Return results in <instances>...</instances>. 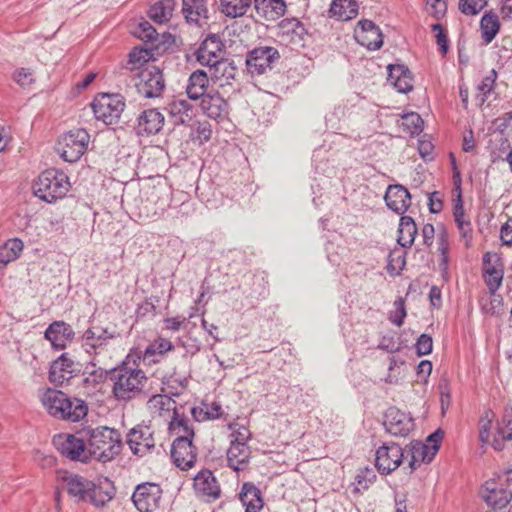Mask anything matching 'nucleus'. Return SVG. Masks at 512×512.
<instances>
[{
	"mask_svg": "<svg viewBox=\"0 0 512 512\" xmlns=\"http://www.w3.org/2000/svg\"><path fill=\"white\" fill-rule=\"evenodd\" d=\"M63 489L75 502H89L95 507H103L115 495L113 482L108 478H99L93 482L77 474L62 477Z\"/></svg>",
	"mask_w": 512,
	"mask_h": 512,
	"instance_id": "1",
	"label": "nucleus"
},
{
	"mask_svg": "<svg viewBox=\"0 0 512 512\" xmlns=\"http://www.w3.org/2000/svg\"><path fill=\"white\" fill-rule=\"evenodd\" d=\"M40 400L48 414L59 420L78 422L88 412V407L84 400L79 398L72 399L63 391L55 388H47Z\"/></svg>",
	"mask_w": 512,
	"mask_h": 512,
	"instance_id": "2",
	"label": "nucleus"
},
{
	"mask_svg": "<svg viewBox=\"0 0 512 512\" xmlns=\"http://www.w3.org/2000/svg\"><path fill=\"white\" fill-rule=\"evenodd\" d=\"M81 434H85L90 460L93 458L106 463L114 459L121 451L120 433L115 429L102 426L84 429Z\"/></svg>",
	"mask_w": 512,
	"mask_h": 512,
	"instance_id": "3",
	"label": "nucleus"
},
{
	"mask_svg": "<svg viewBox=\"0 0 512 512\" xmlns=\"http://www.w3.org/2000/svg\"><path fill=\"white\" fill-rule=\"evenodd\" d=\"M110 380L113 382L112 393L118 401H130L140 397L148 378L141 369L121 365L110 370Z\"/></svg>",
	"mask_w": 512,
	"mask_h": 512,
	"instance_id": "4",
	"label": "nucleus"
},
{
	"mask_svg": "<svg viewBox=\"0 0 512 512\" xmlns=\"http://www.w3.org/2000/svg\"><path fill=\"white\" fill-rule=\"evenodd\" d=\"M32 188L36 197L46 203H53L68 193L70 182L63 171L47 169L38 176Z\"/></svg>",
	"mask_w": 512,
	"mask_h": 512,
	"instance_id": "5",
	"label": "nucleus"
},
{
	"mask_svg": "<svg viewBox=\"0 0 512 512\" xmlns=\"http://www.w3.org/2000/svg\"><path fill=\"white\" fill-rule=\"evenodd\" d=\"M91 106L97 120L113 125L118 123L124 111L125 100L120 94L103 93L94 98Z\"/></svg>",
	"mask_w": 512,
	"mask_h": 512,
	"instance_id": "6",
	"label": "nucleus"
},
{
	"mask_svg": "<svg viewBox=\"0 0 512 512\" xmlns=\"http://www.w3.org/2000/svg\"><path fill=\"white\" fill-rule=\"evenodd\" d=\"M89 140L90 135L85 129L71 130L60 138L57 151L66 162H77L87 150Z\"/></svg>",
	"mask_w": 512,
	"mask_h": 512,
	"instance_id": "7",
	"label": "nucleus"
},
{
	"mask_svg": "<svg viewBox=\"0 0 512 512\" xmlns=\"http://www.w3.org/2000/svg\"><path fill=\"white\" fill-rule=\"evenodd\" d=\"M53 444L62 456L71 461H90L85 434H82V437L67 433L58 434L53 437Z\"/></svg>",
	"mask_w": 512,
	"mask_h": 512,
	"instance_id": "8",
	"label": "nucleus"
},
{
	"mask_svg": "<svg viewBox=\"0 0 512 512\" xmlns=\"http://www.w3.org/2000/svg\"><path fill=\"white\" fill-rule=\"evenodd\" d=\"M280 59L279 51L272 46H258L248 51L246 68L252 75H262L272 70L275 62Z\"/></svg>",
	"mask_w": 512,
	"mask_h": 512,
	"instance_id": "9",
	"label": "nucleus"
},
{
	"mask_svg": "<svg viewBox=\"0 0 512 512\" xmlns=\"http://www.w3.org/2000/svg\"><path fill=\"white\" fill-rule=\"evenodd\" d=\"M135 86L143 97L159 98L165 90L166 83L162 71L158 67L152 66L139 72Z\"/></svg>",
	"mask_w": 512,
	"mask_h": 512,
	"instance_id": "10",
	"label": "nucleus"
},
{
	"mask_svg": "<svg viewBox=\"0 0 512 512\" xmlns=\"http://www.w3.org/2000/svg\"><path fill=\"white\" fill-rule=\"evenodd\" d=\"M162 493L160 485L156 483H141L136 486L132 501L139 512H153L160 506Z\"/></svg>",
	"mask_w": 512,
	"mask_h": 512,
	"instance_id": "11",
	"label": "nucleus"
},
{
	"mask_svg": "<svg viewBox=\"0 0 512 512\" xmlns=\"http://www.w3.org/2000/svg\"><path fill=\"white\" fill-rule=\"evenodd\" d=\"M383 425L387 433L396 437H406L415 428L414 419L410 413L396 407H389L384 414Z\"/></svg>",
	"mask_w": 512,
	"mask_h": 512,
	"instance_id": "12",
	"label": "nucleus"
},
{
	"mask_svg": "<svg viewBox=\"0 0 512 512\" xmlns=\"http://www.w3.org/2000/svg\"><path fill=\"white\" fill-rule=\"evenodd\" d=\"M375 456V466L378 471L388 475L402 464L404 449L397 443L391 442L379 447Z\"/></svg>",
	"mask_w": 512,
	"mask_h": 512,
	"instance_id": "13",
	"label": "nucleus"
},
{
	"mask_svg": "<svg viewBox=\"0 0 512 512\" xmlns=\"http://www.w3.org/2000/svg\"><path fill=\"white\" fill-rule=\"evenodd\" d=\"M198 451L193 439L176 437L171 445V457L174 464L181 470L192 468L197 460Z\"/></svg>",
	"mask_w": 512,
	"mask_h": 512,
	"instance_id": "14",
	"label": "nucleus"
},
{
	"mask_svg": "<svg viewBox=\"0 0 512 512\" xmlns=\"http://www.w3.org/2000/svg\"><path fill=\"white\" fill-rule=\"evenodd\" d=\"M193 488L198 498L211 502L220 498V485L209 469L199 471L193 478Z\"/></svg>",
	"mask_w": 512,
	"mask_h": 512,
	"instance_id": "15",
	"label": "nucleus"
},
{
	"mask_svg": "<svg viewBox=\"0 0 512 512\" xmlns=\"http://www.w3.org/2000/svg\"><path fill=\"white\" fill-rule=\"evenodd\" d=\"M224 44L219 35L210 33L201 42L198 49L195 51L197 62L202 66H211L222 59Z\"/></svg>",
	"mask_w": 512,
	"mask_h": 512,
	"instance_id": "16",
	"label": "nucleus"
},
{
	"mask_svg": "<svg viewBox=\"0 0 512 512\" xmlns=\"http://www.w3.org/2000/svg\"><path fill=\"white\" fill-rule=\"evenodd\" d=\"M127 444L134 455H145L155 447L153 430L147 425L135 426L127 434Z\"/></svg>",
	"mask_w": 512,
	"mask_h": 512,
	"instance_id": "17",
	"label": "nucleus"
},
{
	"mask_svg": "<svg viewBox=\"0 0 512 512\" xmlns=\"http://www.w3.org/2000/svg\"><path fill=\"white\" fill-rule=\"evenodd\" d=\"M404 453L410 456L408 463L409 473L415 471L422 463H430L437 454L436 446H429L419 440L411 441L404 449Z\"/></svg>",
	"mask_w": 512,
	"mask_h": 512,
	"instance_id": "18",
	"label": "nucleus"
},
{
	"mask_svg": "<svg viewBox=\"0 0 512 512\" xmlns=\"http://www.w3.org/2000/svg\"><path fill=\"white\" fill-rule=\"evenodd\" d=\"M357 41L369 50L375 51L382 47V32L375 23L368 19L360 20L355 29Z\"/></svg>",
	"mask_w": 512,
	"mask_h": 512,
	"instance_id": "19",
	"label": "nucleus"
},
{
	"mask_svg": "<svg viewBox=\"0 0 512 512\" xmlns=\"http://www.w3.org/2000/svg\"><path fill=\"white\" fill-rule=\"evenodd\" d=\"M72 327L64 321H54L45 330L44 337L55 350H63L74 339Z\"/></svg>",
	"mask_w": 512,
	"mask_h": 512,
	"instance_id": "20",
	"label": "nucleus"
},
{
	"mask_svg": "<svg viewBox=\"0 0 512 512\" xmlns=\"http://www.w3.org/2000/svg\"><path fill=\"white\" fill-rule=\"evenodd\" d=\"M387 207L397 214H403L409 208L411 195L400 184L389 185L384 196Z\"/></svg>",
	"mask_w": 512,
	"mask_h": 512,
	"instance_id": "21",
	"label": "nucleus"
},
{
	"mask_svg": "<svg viewBox=\"0 0 512 512\" xmlns=\"http://www.w3.org/2000/svg\"><path fill=\"white\" fill-rule=\"evenodd\" d=\"M450 160H451V164H452V167H453V170H454L455 184L457 185V190H458L457 199L455 200L453 214H454L455 222L457 223V226H458V228H459V230H460V232L462 234V237L466 239V245L468 246L469 245V241L471 240L470 222H465L464 219H463V217H464V210H463V203H462V199H461L460 187H459V184H458V183H460V174L457 171L456 158H455V156L452 153L450 154Z\"/></svg>",
	"mask_w": 512,
	"mask_h": 512,
	"instance_id": "22",
	"label": "nucleus"
},
{
	"mask_svg": "<svg viewBox=\"0 0 512 512\" xmlns=\"http://www.w3.org/2000/svg\"><path fill=\"white\" fill-rule=\"evenodd\" d=\"M114 338V334L100 326L88 328L82 337L83 347L89 354L96 353L98 349H102L107 345L110 339Z\"/></svg>",
	"mask_w": 512,
	"mask_h": 512,
	"instance_id": "23",
	"label": "nucleus"
},
{
	"mask_svg": "<svg viewBox=\"0 0 512 512\" xmlns=\"http://www.w3.org/2000/svg\"><path fill=\"white\" fill-rule=\"evenodd\" d=\"M164 124V116L157 109L143 111L138 117L137 133L153 135L158 133Z\"/></svg>",
	"mask_w": 512,
	"mask_h": 512,
	"instance_id": "24",
	"label": "nucleus"
},
{
	"mask_svg": "<svg viewBox=\"0 0 512 512\" xmlns=\"http://www.w3.org/2000/svg\"><path fill=\"white\" fill-rule=\"evenodd\" d=\"M239 499L246 512H260L264 505L260 489L251 482H245L242 485Z\"/></svg>",
	"mask_w": 512,
	"mask_h": 512,
	"instance_id": "25",
	"label": "nucleus"
},
{
	"mask_svg": "<svg viewBox=\"0 0 512 512\" xmlns=\"http://www.w3.org/2000/svg\"><path fill=\"white\" fill-rule=\"evenodd\" d=\"M251 451L247 443L230 444L227 451L228 466L234 471H243L247 468Z\"/></svg>",
	"mask_w": 512,
	"mask_h": 512,
	"instance_id": "26",
	"label": "nucleus"
},
{
	"mask_svg": "<svg viewBox=\"0 0 512 512\" xmlns=\"http://www.w3.org/2000/svg\"><path fill=\"white\" fill-rule=\"evenodd\" d=\"M256 13L267 21H275L286 11L284 0H254Z\"/></svg>",
	"mask_w": 512,
	"mask_h": 512,
	"instance_id": "27",
	"label": "nucleus"
},
{
	"mask_svg": "<svg viewBox=\"0 0 512 512\" xmlns=\"http://www.w3.org/2000/svg\"><path fill=\"white\" fill-rule=\"evenodd\" d=\"M200 107L202 111L211 119H218L227 112L228 104L226 100L218 93L206 94L201 98Z\"/></svg>",
	"mask_w": 512,
	"mask_h": 512,
	"instance_id": "28",
	"label": "nucleus"
},
{
	"mask_svg": "<svg viewBox=\"0 0 512 512\" xmlns=\"http://www.w3.org/2000/svg\"><path fill=\"white\" fill-rule=\"evenodd\" d=\"M208 83V75L204 70L194 71L188 79L186 87L187 96L191 100L201 99L207 94Z\"/></svg>",
	"mask_w": 512,
	"mask_h": 512,
	"instance_id": "29",
	"label": "nucleus"
},
{
	"mask_svg": "<svg viewBox=\"0 0 512 512\" xmlns=\"http://www.w3.org/2000/svg\"><path fill=\"white\" fill-rule=\"evenodd\" d=\"M237 71V67L233 61L223 58L209 66L211 79L214 81H224L221 85L229 84L230 80L235 79Z\"/></svg>",
	"mask_w": 512,
	"mask_h": 512,
	"instance_id": "30",
	"label": "nucleus"
},
{
	"mask_svg": "<svg viewBox=\"0 0 512 512\" xmlns=\"http://www.w3.org/2000/svg\"><path fill=\"white\" fill-rule=\"evenodd\" d=\"M359 5L356 0H333L329 13L340 21H347L358 15Z\"/></svg>",
	"mask_w": 512,
	"mask_h": 512,
	"instance_id": "31",
	"label": "nucleus"
},
{
	"mask_svg": "<svg viewBox=\"0 0 512 512\" xmlns=\"http://www.w3.org/2000/svg\"><path fill=\"white\" fill-rule=\"evenodd\" d=\"M418 229L414 219L410 216H401L397 242L403 248H409L413 245Z\"/></svg>",
	"mask_w": 512,
	"mask_h": 512,
	"instance_id": "32",
	"label": "nucleus"
},
{
	"mask_svg": "<svg viewBox=\"0 0 512 512\" xmlns=\"http://www.w3.org/2000/svg\"><path fill=\"white\" fill-rule=\"evenodd\" d=\"M168 429L176 437L193 439L195 436L190 419L186 415L180 414L177 410H174Z\"/></svg>",
	"mask_w": 512,
	"mask_h": 512,
	"instance_id": "33",
	"label": "nucleus"
},
{
	"mask_svg": "<svg viewBox=\"0 0 512 512\" xmlns=\"http://www.w3.org/2000/svg\"><path fill=\"white\" fill-rule=\"evenodd\" d=\"M153 57V49L143 46L134 47L128 54V59L122 65L123 69L134 71L142 67Z\"/></svg>",
	"mask_w": 512,
	"mask_h": 512,
	"instance_id": "34",
	"label": "nucleus"
},
{
	"mask_svg": "<svg viewBox=\"0 0 512 512\" xmlns=\"http://www.w3.org/2000/svg\"><path fill=\"white\" fill-rule=\"evenodd\" d=\"M82 376L83 384L86 387L95 388L97 385L104 383L108 376L110 377V371L101 367H96V364L93 361H90L84 367Z\"/></svg>",
	"mask_w": 512,
	"mask_h": 512,
	"instance_id": "35",
	"label": "nucleus"
},
{
	"mask_svg": "<svg viewBox=\"0 0 512 512\" xmlns=\"http://www.w3.org/2000/svg\"><path fill=\"white\" fill-rule=\"evenodd\" d=\"M182 12L187 22L198 23L200 18H207L208 10L204 0H183Z\"/></svg>",
	"mask_w": 512,
	"mask_h": 512,
	"instance_id": "36",
	"label": "nucleus"
},
{
	"mask_svg": "<svg viewBox=\"0 0 512 512\" xmlns=\"http://www.w3.org/2000/svg\"><path fill=\"white\" fill-rule=\"evenodd\" d=\"M486 490L487 493L482 495V499L493 510L506 507L512 499V492L507 489H489V487H487Z\"/></svg>",
	"mask_w": 512,
	"mask_h": 512,
	"instance_id": "37",
	"label": "nucleus"
},
{
	"mask_svg": "<svg viewBox=\"0 0 512 512\" xmlns=\"http://www.w3.org/2000/svg\"><path fill=\"white\" fill-rule=\"evenodd\" d=\"M175 0H158L149 9V17L156 23L168 22L174 10Z\"/></svg>",
	"mask_w": 512,
	"mask_h": 512,
	"instance_id": "38",
	"label": "nucleus"
},
{
	"mask_svg": "<svg viewBox=\"0 0 512 512\" xmlns=\"http://www.w3.org/2000/svg\"><path fill=\"white\" fill-rule=\"evenodd\" d=\"M500 30V20L498 15L489 11L482 15V40L485 44L493 41Z\"/></svg>",
	"mask_w": 512,
	"mask_h": 512,
	"instance_id": "39",
	"label": "nucleus"
},
{
	"mask_svg": "<svg viewBox=\"0 0 512 512\" xmlns=\"http://www.w3.org/2000/svg\"><path fill=\"white\" fill-rule=\"evenodd\" d=\"M168 112L174 118V125H184L191 119L192 106L186 100L172 102Z\"/></svg>",
	"mask_w": 512,
	"mask_h": 512,
	"instance_id": "40",
	"label": "nucleus"
},
{
	"mask_svg": "<svg viewBox=\"0 0 512 512\" xmlns=\"http://www.w3.org/2000/svg\"><path fill=\"white\" fill-rule=\"evenodd\" d=\"M251 5L252 0H220L221 12L230 18L245 15Z\"/></svg>",
	"mask_w": 512,
	"mask_h": 512,
	"instance_id": "41",
	"label": "nucleus"
},
{
	"mask_svg": "<svg viewBox=\"0 0 512 512\" xmlns=\"http://www.w3.org/2000/svg\"><path fill=\"white\" fill-rule=\"evenodd\" d=\"M24 244L19 238H13L8 240L0 248V263L7 265L8 263L19 258L23 251Z\"/></svg>",
	"mask_w": 512,
	"mask_h": 512,
	"instance_id": "42",
	"label": "nucleus"
},
{
	"mask_svg": "<svg viewBox=\"0 0 512 512\" xmlns=\"http://www.w3.org/2000/svg\"><path fill=\"white\" fill-rule=\"evenodd\" d=\"M279 27L282 31V34L291 36L293 41L297 40L299 42L303 40L304 35L307 34V31L303 23L296 18L283 19L280 22Z\"/></svg>",
	"mask_w": 512,
	"mask_h": 512,
	"instance_id": "43",
	"label": "nucleus"
},
{
	"mask_svg": "<svg viewBox=\"0 0 512 512\" xmlns=\"http://www.w3.org/2000/svg\"><path fill=\"white\" fill-rule=\"evenodd\" d=\"M175 401L167 395L156 394L148 400V408L151 413L162 414L163 411H170L176 409Z\"/></svg>",
	"mask_w": 512,
	"mask_h": 512,
	"instance_id": "44",
	"label": "nucleus"
},
{
	"mask_svg": "<svg viewBox=\"0 0 512 512\" xmlns=\"http://www.w3.org/2000/svg\"><path fill=\"white\" fill-rule=\"evenodd\" d=\"M504 275L503 265L491 266L485 268V282L492 295H495L496 290L502 283Z\"/></svg>",
	"mask_w": 512,
	"mask_h": 512,
	"instance_id": "45",
	"label": "nucleus"
},
{
	"mask_svg": "<svg viewBox=\"0 0 512 512\" xmlns=\"http://www.w3.org/2000/svg\"><path fill=\"white\" fill-rule=\"evenodd\" d=\"M406 254L401 249H393L390 251L387 257V272L390 275H398L405 266Z\"/></svg>",
	"mask_w": 512,
	"mask_h": 512,
	"instance_id": "46",
	"label": "nucleus"
},
{
	"mask_svg": "<svg viewBox=\"0 0 512 512\" xmlns=\"http://www.w3.org/2000/svg\"><path fill=\"white\" fill-rule=\"evenodd\" d=\"M402 126L411 135H418L423 130L424 121L416 112L406 113L402 116Z\"/></svg>",
	"mask_w": 512,
	"mask_h": 512,
	"instance_id": "47",
	"label": "nucleus"
},
{
	"mask_svg": "<svg viewBox=\"0 0 512 512\" xmlns=\"http://www.w3.org/2000/svg\"><path fill=\"white\" fill-rule=\"evenodd\" d=\"M133 35L145 42L157 40L158 33L156 29L147 21L142 20L132 31Z\"/></svg>",
	"mask_w": 512,
	"mask_h": 512,
	"instance_id": "48",
	"label": "nucleus"
},
{
	"mask_svg": "<svg viewBox=\"0 0 512 512\" xmlns=\"http://www.w3.org/2000/svg\"><path fill=\"white\" fill-rule=\"evenodd\" d=\"M54 369H62L69 378L80 372L79 363H76L67 353H63L54 361Z\"/></svg>",
	"mask_w": 512,
	"mask_h": 512,
	"instance_id": "49",
	"label": "nucleus"
},
{
	"mask_svg": "<svg viewBox=\"0 0 512 512\" xmlns=\"http://www.w3.org/2000/svg\"><path fill=\"white\" fill-rule=\"evenodd\" d=\"M498 433L507 440H512V401L504 408L502 420L498 427Z\"/></svg>",
	"mask_w": 512,
	"mask_h": 512,
	"instance_id": "50",
	"label": "nucleus"
},
{
	"mask_svg": "<svg viewBox=\"0 0 512 512\" xmlns=\"http://www.w3.org/2000/svg\"><path fill=\"white\" fill-rule=\"evenodd\" d=\"M497 78V73L494 69L490 71V75L485 77L484 80H482V104L486 101L489 102V104L497 99V95L494 92V84L495 80Z\"/></svg>",
	"mask_w": 512,
	"mask_h": 512,
	"instance_id": "51",
	"label": "nucleus"
},
{
	"mask_svg": "<svg viewBox=\"0 0 512 512\" xmlns=\"http://www.w3.org/2000/svg\"><path fill=\"white\" fill-rule=\"evenodd\" d=\"M511 118L512 117H511L510 114H506V117H503V118H497L492 123V126L489 129V130L493 131V133L495 134L496 139L501 141L502 142V146L505 145L506 148H508L509 145H508L507 139L503 138V132L506 130V128L508 126V123L511 120Z\"/></svg>",
	"mask_w": 512,
	"mask_h": 512,
	"instance_id": "52",
	"label": "nucleus"
},
{
	"mask_svg": "<svg viewBox=\"0 0 512 512\" xmlns=\"http://www.w3.org/2000/svg\"><path fill=\"white\" fill-rule=\"evenodd\" d=\"M394 307L395 311L390 313L389 320L392 324L396 325L397 327H401L407 315L404 299L402 297H398L394 301Z\"/></svg>",
	"mask_w": 512,
	"mask_h": 512,
	"instance_id": "53",
	"label": "nucleus"
},
{
	"mask_svg": "<svg viewBox=\"0 0 512 512\" xmlns=\"http://www.w3.org/2000/svg\"><path fill=\"white\" fill-rule=\"evenodd\" d=\"M415 349L418 356L430 354L433 349L432 337L426 333L421 334L415 343Z\"/></svg>",
	"mask_w": 512,
	"mask_h": 512,
	"instance_id": "54",
	"label": "nucleus"
},
{
	"mask_svg": "<svg viewBox=\"0 0 512 512\" xmlns=\"http://www.w3.org/2000/svg\"><path fill=\"white\" fill-rule=\"evenodd\" d=\"M137 356L138 358H142L143 363L146 365L159 363L163 358L161 354H158L156 348L152 347V343H150L143 352L139 351Z\"/></svg>",
	"mask_w": 512,
	"mask_h": 512,
	"instance_id": "55",
	"label": "nucleus"
},
{
	"mask_svg": "<svg viewBox=\"0 0 512 512\" xmlns=\"http://www.w3.org/2000/svg\"><path fill=\"white\" fill-rule=\"evenodd\" d=\"M388 69V81L394 85V82L401 78L403 75L410 74V70L407 66L403 64H390L387 67Z\"/></svg>",
	"mask_w": 512,
	"mask_h": 512,
	"instance_id": "56",
	"label": "nucleus"
},
{
	"mask_svg": "<svg viewBox=\"0 0 512 512\" xmlns=\"http://www.w3.org/2000/svg\"><path fill=\"white\" fill-rule=\"evenodd\" d=\"M432 30L436 32V42L439 46L441 53L445 55L448 51V38L444 28L442 27L441 24L436 23L432 25Z\"/></svg>",
	"mask_w": 512,
	"mask_h": 512,
	"instance_id": "57",
	"label": "nucleus"
},
{
	"mask_svg": "<svg viewBox=\"0 0 512 512\" xmlns=\"http://www.w3.org/2000/svg\"><path fill=\"white\" fill-rule=\"evenodd\" d=\"M235 426H236V424L229 425V429L233 430V432L231 434L232 439L230 441V444H235L237 442L247 443L248 439L250 438L249 430L244 426H241L238 429H234Z\"/></svg>",
	"mask_w": 512,
	"mask_h": 512,
	"instance_id": "58",
	"label": "nucleus"
},
{
	"mask_svg": "<svg viewBox=\"0 0 512 512\" xmlns=\"http://www.w3.org/2000/svg\"><path fill=\"white\" fill-rule=\"evenodd\" d=\"M485 432H486V426L482 425V443H484V442L488 443L489 445H491V447L495 451H498V452L504 450L506 441H508V440L506 438H504L503 435H500L498 433V436H494L493 439L490 440L489 436H487L486 439L484 438Z\"/></svg>",
	"mask_w": 512,
	"mask_h": 512,
	"instance_id": "59",
	"label": "nucleus"
},
{
	"mask_svg": "<svg viewBox=\"0 0 512 512\" xmlns=\"http://www.w3.org/2000/svg\"><path fill=\"white\" fill-rule=\"evenodd\" d=\"M393 86L400 93L407 94L410 91H412V89H413L412 73L410 72V74H408V75H403L401 78H399L398 80H396L394 82Z\"/></svg>",
	"mask_w": 512,
	"mask_h": 512,
	"instance_id": "60",
	"label": "nucleus"
},
{
	"mask_svg": "<svg viewBox=\"0 0 512 512\" xmlns=\"http://www.w3.org/2000/svg\"><path fill=\"white\" fill-rule=\"evenodd\" d=\"M14 80L22 87L28 86L34 81L30 69L27 68L17 69L14 73Z\"/></svg>",
	"mask_w": 512,
	"mask_h": 512,
	"instance_id": "61",
	"label": "nucleus"
},
{
	"mask_svg": "<svg viewBox=\"0 0 512 512\" xmlns=\"http://www.w3.org/2000/svg\"><path fill=\"white\" fill-rule=\"evenodd\" d=\"M69 376L62 369H54V361L52 362L49 370V381L61 385L64 381L68 380Z\"/></svg>",
	"mask_w": 512,
	"mask_h": 512,
	"instance_id": "62",
	"label": "nucleus"
},
{
	"mask_svg": "<svg viewBox=\"0 0 512 512\" xmlns=\"http://www.w3.org/2000/svg\"><path fill=\"white\" fill-rule=\"evenodd\" d=\"M196 137L201 142H207L212 135L211 125L208 122H200L196 128Z\"/></svg>",
	"mask_w": 512,
	"mask_h": 512,
	"instance_id": "63",
	"label": "nucleus"
},
{
	"mask_svg": "<svg viewBox=\"0 0 512 512\" xmlns=\"http://www.w3.org/2000/svg\"><path fill=\"white\" fill-rule=\"evenodd\" d=\"M500 236L505 245L512 246V218L502 226Z\"/></svg>",
	"mask_w": 512,
	"mask_h": 512,
	"instance_id": "64",
	"label": "nucleus"
}]
</instances>
